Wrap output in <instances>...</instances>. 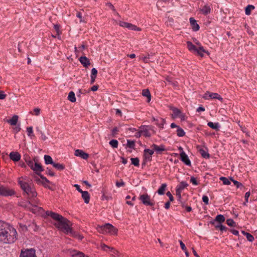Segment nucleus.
<instances>
[{
	"label": "nucleus",
	"instance_id": "1",
	"mask_svg": "<svg viewBox=\"0 0 257 257\" xmlns=\"http://www.w3.org/2000/svg\"><path fill=\"white\" fill-rule=\"evenodd\" d=\"M17 232L15 228L0 220V241L4 243H11L17 239Z\"/></svg>",
	"mask_w": 257,
	"mask_h": 257
},
{
	"label": "nucleus",
	"instance_id": "2",
	"mask_svg": "<svg viewBox=\"0 0 257 257\" xmlns=\"http://www.w3.org/2000/svg\"><path fill=\"white\" fill-rule=\"evenodd\" d=\"M46 214L57 221L55 225L58 228L67 234L72 233L71 228V223L68 220L52 211H47Z\"/></svg>",
	"mask_w": 257,
	"mask_h": 257
},
{
	"label": "nucleus",
	"instance_id": "3",
	"mask_svg": "<svg viewBox=\"0 0 257 257\" xmlns=\"http://www.w3.org/2000/svg\"><path fill=\"white\" fill-rule=\"evenodd\" d=\"M19 183L21 185L22 189L23 191L31 198L35 197L37 195V193L34 188L33 186L31 184H29L27 182V179L26 178H22V180L20 179L19 180Z\"/></svg>",
	"mask_w": 257,
	"mask_h": 257
},
{
	"label": "nucleus",
	"instance_id": "4",
	"mask_svg": "<svg viewBox=\"0 0 257 257\" xmlns=\"http://www.w3.org/2000/svg\"><path fill=\"white\" fill-rule=\"evenodd\" d=\"M187 48L190 51L201 57H203L204 56V54L205 53L209 55V53L205 50L204 48L201 46L197 47L189 41L187 42Z\"/></svg>",
	"mask_w": 257,
	"mask_h": 257
},
{
	"label": "nucleus",
	"instance_id": "5",
	"mask_svg": "<svg viewBox=\"0 0 257 257\" xmlns=\"http://www.w3.org/2000/svg\"><path fill=\"white\" fill-rule=\"evenodd\" d=\"M26 162L31 169L37 175H40V173L43 171L42 166L35 159L34 160L31 159L26 160Z\"/></svg>",
	"mask_w": 257,
	"mask_h": 257
},
{
	"label": "nucleus",
	"instance_id": "6",
	"mask_svg": "<svg viewBox=\"0 0 257 257\" xmlns=\"http://www.w3.org/2000/svg\"><path fill=\"white\" fill-rule=\"evenodd\" d=\"M154 133L155 131L153 127L151 126H144L140 128L136 136L140 137L141 136H144L146 137H149Z\"/></svg>",
	"mask_w": 257,
	"mask_h": 257
},
{
	"label": "nucleus",
	"instance_id": "7",
	"mask_svg": "<svg viewBox=\"0 0 257 257\" xmlns=\"http://www.w3.org/2000/svg\"><path fill=\"white\" fill-rule=\"evenodd\" d=\"M97 230L102 233H110L111 234L116 233V229L110 224H105L103 226H99Z\"/></svg>",
	"mask_w": 257,
	"mask_h": 257
},
{
	"label": "nucleus",
	"instance_id": "8",
	"mask_svg": "<svg viewBox=\"0 0 257 257\" xmlns=\"http://www.w3.org/2000/svg\"><path fill=\"white\" fill-rule=\"evenodd\" d=\"M118 24L120 27L123 28H126L128 30L134 31H141L142 30L141 28L137 27V26L133 25L131 23H129L123 21H119Z\"/></svg>",
	"mask_w": 257,
	"mask_h": 257
},
{
	"label": "nucleus",
	"instance_id": "9",
	"mask_svg": "<svg viewBox=\"0 0 257 257\" xmlns=\"http://www.w3.org/2000/svg\"><path fill=\"white\" fill-rule=\"evenodd\" d=\"M172 110L173 112L172 117L173 118H179L182 121L185 120L186 117L185 114L183 113L179 109L173 107L172 108Z\"/></svg>",
	"mask_w": 257,
	"mask_h": 257
},
{
	"label": "nucleus",
	"instance_id": "10",
	"mask_svg": "<svg viewBox=\"0 0 257 257\" xmlns=\"http://www.w3.org/2000/svg\"><path fill=\"white\" fill-rule=\"evenodd\" d=\"M15 194V191L4 186H0V195L4 196H12Z\"/></svg>",
	"mask_w": 257,
	"mask_h": 257
},
{
	"label": "nucleus",
	"instance_id": "11",
	"mask_svg": "<svg viewBox=\"0 0 257 257\" xmlns=\"http://www.w3.org/2000/svg\"><path fill=\"white\" fill-rule=\"evenodd\" d=\"M20 257H37L35 250L32 248L22 250Z\"/></svg>",
	"mask_w": 257,
	"mask_h": 257
},
{
	"label": "nucleus",
	"instance_id": "12",
	"mask_svg": "<svg viewBox=\"0 0 257 257\" xmlns=\"http://www.w3.org/2000/svg\"><path fill=\"white\" fill-rule=\"evenodd\" d=\"M203 98L205 99L208 100L209 99H217L221 101L222 98L218 93L206 92L203 95Z\"/></svg>",
	"mask_w": 257,
	"mask_h": 257
},
{
	"label": "nucleus",
	"instance_id": "13",
	"mask_svg": "<svg viewBox=\"0 0 257 257\" xmlns=\"http://www.w3.org/2000/svg\"><path fill=\"white\" fill-rule=\"evenodd\" d=\"M140 199L145 205L151 206L154 205V203L151 201L150 197L147 194L140 195Z\"/></svg>",
	"mask_w": 257,
	"mask_h": 257
},
{
	"label": "nucleus",
	"instance_id": "14",
	"mask_svg": "<svg viewBox=\"0 0 257 257\" xmlns=\"http://www.w3.org/2000/svg\"><path fill=\"white\" fill-rule=\"evenodd\" d=\"M198 151L199 152L201 156L205 158L208 159L209 158V154L208 153V149L204 146H197Z\"/></svg>",
	"mask_w": 257,
	"mask_h": 257
},
{
	"label": "nucleus",
	"instance_id": "15",
	"mask_svg": "<svg viewBox=\"0 0 257 257\" xmlns=\"http://www.w3.org/2000/svg\"><path fill=\"white\" fill-rule=\"evenodd\" d=\"M154 150L152 149H145L144 152V161L145 162L150 161L152 159V156L154 154Z\"/></svg>",
	"mask_w": 257,
	"mask_h": 257
},
{
	"label": "nucleus",
	"instance_id": "16",
	"mask_svg": "<svg viewBox=\"0 0 257 257\" xmlns=\"http://www.w3.org/2000/svg\"><path fill=\"white\" fill-rule=\"evenodd\" d=\"M100 247L104 251L109 252L112 255L116 256L118 254V252L112 247H110L105 244H101Z\"/></svg>",
	"mask_w": 257,
	"mask_h": 257
},
{
	"label": "nucleus",
	"instance_id": "17",
	"mask_svg": "<svg viewBox=\"0 0 257 257\" xmlns=\"http://www.w3.org/2000/svg\"><path fill=\"white\" fill-rule=\"evenodd\" d=\"M180 159L186 165L190 166L191 162L187 156V155L184 152V151L181 152L180 153Z\"/></svg>",
	"mask_w": 257,
	"mask_h": 257
},
{
	"label": "nucleus",
	"instance_id": "18",
	"mask_svg": "<svg viewBox=\"0 0 257 257\" xmlns=\"http://www.w3.org/2000/svg\"><path fill=\"white\" fill-rule=\"evenodd\" d=\"M188 186V184L185 182H181L180 184L177 186L176 189V193L177 196L180 198L181 197V192Z\"/></svg>",
	"mask_w": 257,
	"mask_h": 257
},
{
	"label": "nucleus",
	"instance_id": "19",
	"mask_svg": "<svg viewBox=\"0 0 257 257\" xmlns=\"http://www.w3.org/2000/svg\"><path fill=\"white\" fill-rule=\"evenodd\" d=\"M75 155L81 157V158L86 160L88 158V154L85 153L81 150H76L75 152Z\"/></svg>",
	"mask_w": 257,
	"mask_h": 257
},
{
	"label": "nucleus",
	"instance_id": "20",
	"mask_svg": "<svg viewBox=\"0 0 257 257\" xmlns=\"http://www.w3.org/2000/svg\"><path fill=\"white\" fill-rule=\"evenodd\" d=\"M190 25L193 31H197L199 29V26L197 23L196 21L193 18H190L189 19Z\"/></svg>",
	"mask_w": 257,
	"mask_h": 257
},
{
	"label": "nucleus",
	"instance_id": "21",
	"mask_svg": "<svg viewBox=\"0 0 257 257\" xmlns=\"http://www.w3.org/2000/svg\"><path fill=\"white\" fill-rule=\"evenodd\" d=\"M35 180L38 184H41L43 185H45L47 183H48V180L47 178L42 175H40V178L38 177H35Z\"/></svg>",
	"mask_w": 257,
	"mask_h": 257
},
{
	"label": "nucleus",
	"instance_id": "22",
	"mask_svg": "<svg viewBox=\"0 0 257 257\" xmlns=\"http://www.w3.org/2000/svg\"><path fill=\"white\" fill-rule=\"evenodd\" d=\"M10 158L13 161L17 162L20 160L21 155L17 152H13L10 153Z\"/></svg>",
	"mask_w": 257,
	"mask_h": 257
},
{
	"label": "nucleus",
	"instance_id": "23",
	"mask_svg": "<svg viewBox=\"0 0 257 257\" xmlns=\"http://www.w3.org/2000/svg\"><path fill=\"white\" fill-rule=\"evenodd\" d=\"M225 221V218L223 215L219 214L215 217L214 220L210 222L212 224H215L216 222L218 223H222Z\"/></svg>",
	"mask_w": 257,
	"mask_h": 257
},
{
	"label": "nucleus",
	"instance_id": "24",
	"mask_svg": "<svg viewBox=\"0 0 257 257\" xmlns=\"http://www.w3.org/2000/svg\"><path fill=\"white\" fill-rule=\"evenodd\" d=\"M69 253L72 257H84V254L83 252L76 250H70Z\"/></svg>",
	"mask_w": 257,
	"mask_h": 257
},
{
	"label": "nucleus",
	"instance_id": "25",
	"mask_svg": "<svg viewBox=\"0 0 257 257\" xmlns=\"http://www.w3.org/2000/svg\"><path fill=\"white\" fill-rule=\"evenodd\" d=\"M199 11L203 15H206L210 13L211 9L210 6L207 5H204L202 8L199 9Z\"/></svg>",
	"mask_w": 257,
	"mask_h": 257
},
{
	"label": "nucleus",
	"instance_id": "26",
	"mask_svg": "<svg viewBox=\"0 0 257 257\" xmlns=\"http://www.w3.org/2000/svg\"><path fill=\"white\" fill-rule=\"evenodd\" d=\"M151 148L152 150H155L157 153H160L165 150L164 146L163 145L157 146L155 144H153L151 146Z\"/></svg>",
	"mask_w": 257,
	"mask_h": 257
},
{
	"label": "nucleus",
	"instance_id": "27",
	"mask_svg": "<svg viewBox=\"0 0 257 257\" xmlns=\"http://www.w3.org/2000/svg\"><path fill=\"white\" fill-rule=\"evenodd\" d=\"M79 61L84 67H88L90 64L89 59L85 56L81 57Z\"/></svg>",
	"mask_w": 257,
	"mask_h": 257
},
{
	"label": "nucleus",
	"instance_id": "28",
	"mask_svg": "<svg viewBox=\"0 0 257 257\" xmlns=\"http://www.w3.org/2000/svg\"><path fill=\"white\" fill-rule=\"evenodd\" d=\"M27 207L34 213H37L40 209V208L38 207L37 205H33L31 202L29 203Z\"/></svg>",
	"mask_w": 257,
	"mask_h": 257
},
{
	"label": "nucleus",
	"instance_id": "29",
	"mask_svg": "<svg viewBox=\"0 0 257 257\" xmlns=\"http://www.w3.org/2000/svg\"><path fill=\"white\" fill-rule=\"evenodd\" d=\"M82 197L84 199L85 203H88L90 200V196L87 191H83L81 193Z\"/></svg>",
	"mask_w": 257,
	"mask_h": 257
},
{
	"label": "nucleus",
	"instance_id": "30",
	"mask_svg": "<svg viewBox=\"0 0 257 257\" xmlns=\"http://www.w3.org/2000/svg\"><path fill=\"white\" fill-rule=\"evenodd\" d=\"M97 74V70L96 68H93L91 70V83H93L95 81V78L96 77Z\"/></svg>",
	"mask_w": 257,
	"mask_h": 257
},
{
	"label": "nucleus",
	"instance_id": "31",
	"mask_svg": "<svg viewBox=\"0 0 257 257\" xmlns=\"http://www.w3.org/2000/svg\"><path fill=\"white\" fill-rule=\"evenodd\" d=\"M142 95L147 98V102H149L151 99V95L148 89H144L142 91Z\"/></svg>",
	"mask_w": 257,
	"mask_h": 257
},
{
	"label": "nucleus",
	"instance_id": "32",
	"mask_svg": "<svg viewBox=\"0 0 257 257\" xmlns=\"http://www.w3.org/2000/svg\"><path fill=\"white\" fill-rule=\"evenodd\" d=\"M207 125L214 130H218L220 127V124L218 122L209 121L208 122Z\"/></svg>",
	"mask_w": 257,
	"mask_h": 257
},
{
	"label": "nucleus",
	"instance_id": "33",
	"mask_svg": "<svg viewBox=\"0 0 257 257\" xmlns=\"http://www.w3.org/2000/svg\"><path fill=\"white\" fill-rule=\"evenodd\" d=\"M18 120V116L17 115H14L11 119L8 120V122L12 125H15Z\"/></svg>",
	"mask_w": 257,
	"mask_h": 257
},
{
	"label": "nucleus",
	"instance_id": "34",
	"mask_svg": "<svg viewBox=\"0 0 257 257\" xmlns=\"http://www.w3.org/2000/svg\"><path fill=\"white\" fill-rule=\"evenodd\" d=\"M215 228L220 230L221 231H224L226 230V227L222 225L221 223H217L213 224Z\"/></svg>",
	"mask_w": 257,
	"mask_h": 257
},
{
	"label": "nucleus",
	"instance_id": "35",
	"mask_svg": "<svg viewBox=\"0 0 257 257\" xmlns=\"http://www.w3.org/2000/svg\"><path fill=\"white\" fill-rule=\"evenodd\" d=\"M167 185L166 184H162L158 190L157 193L159 195H163L166 190Z\"/></svg>",
	"mask_w": 257,
	"mask_h": 257
},
{
	"label": "nucleus",
	"instance_id": "36",
	"mask_svg": "<svg viewBox=\"0 0 257 257\" xmlns=\"http://www.w3.org/2000/svg\"><path fill=\"white\" fill-rule=\"evenodd\" d=\"M44 158L45 162L46 164H47V165H48V164L53 165V164L54 163L53 161V159L51 158V157L49 155H45Z\"/></svg>",
	"mask_w": 257,
	"mask_h": 257
},
{
	"label": "nucleus",
	"instance_id": "37",
	"mask_svg": "<svg viewBox=\"0 0 257 257\" xmlns=\"http://www.w3.org/2000/svg\"><path fill=\"white\" fill-rule=\"evenodd\" d=\"M241 233L246 236L249 241L252 242L254 240L253 236L250 233L246 232L244 231H242Z\"/></svg>",
	"mask_w": 257,
	"mask_h": 257
},
{
	"label": "nucleus",
	"instance_id": "38",
	"mask_svg": "<svg viewBox=\"0 0 257 257\" xmlns=\"http://www.w3.org/2000/svg\"><path fill=\"white\" fill-rule=\"evenodd\" d=\"M68 98L72 102H74L76 100L75 93L73 91L69 92Z\"/></svg>",
	"mask_w": 257,
	"mask_h": 257
},
{
	"label": "nucleus",
	"instance_id": "39",
	"mask_svg": "<svg viewBox=\"0 0 257 257\" xmlns=\"http://www.w3.org/2000/svg\"><path fill=\"white\" fill-rule=\"evenodd\" d=\"M54 167L58 170H63L65 169V166L62 164L54 163L52 165Z\"/></svg>",
	"mask_w": 257,
	"mask_h": 257
},
{
	"label": "nucleus",
	"instance_id": "40",
	"mask_svg": "<svg viewBox=\"0 0 257 257\" xmlns=\"http://www.w3.org/2000/svg\"><path fill=\"white\" fill-rule=\"evenodd\" d=\"M254 7L252 5H248L245 10V14L246 15H249L250 14L251 11L254 9Z\"/></svg>",
	"mask_w": 257,
	"mask_h": 257
},
{
	"label": "nucleus",
	"instance_id": "41",
	"mask_svg": "<svg viewBox=\"0 0 257 257\" xmlns=\"http://www.w3.org/2000/svg\"><path fill=\"white\" fill-rule=\"evenodd\" d=\"M176 133L177 135L179 137H183L185 135L184 131L180 127H178Z\"/></svg>",
	"mask_w": 257,
	"mask_h": 257
},
{
	"label": "nucleus",
	"instance_id": "42",
	"mask_svg": "<svg viewBox=\"0 0 257 257\" xmlns=\"http://www.w3.org/2000/svg\"><path fill=\"white\" fill-rule=\"evenodd\" d=\"M109 144L113 148H117L118 147V141L116 140H111Z\"/></svg>",
	"mask_w": 257,
	"mask_h": 257
},
{
	"label": "nucleus",
	"instance_id": "43",
	"mask_svg": "<svg viewBox=\"0 0 257 257\" xmlns=\"http://www.w3.org/2000/svg\"><path fill=\"white\" fill-rule=\"evenodd\" d=\"M220 180L223 182L224 185H228L230 184V180L224 177H221Z\"/></svg>",
	"mask_w": 257,
	"mask_h": 257
},
{
	"label": "nucleus",
	"instance_id": "44",
	"mask_svg": "<svg viewBox=\"0 0 257 257\" xmlns=\"http://www.w3.org/2000/svg\"><path fill=\"white\" fill-rule=\"evenodd\" d=\"M126 146L127 147H128L131 149H134L135 146V142L133 141H131V140H127Z\"/></svg>",
	"mask_w": 257,
	"mask_h": 257
},
{
	"label": "nucleus",
	"instance_id": "45",
	"mask_svg": "<svg viewBox=\"0 0 257 257\" xmlns=\"http://www.w3.org/2000/svg\"><path fill=\"white\" fill-rule=\"evenodd\" d=\"M27 132L29 137L32 138V137L34 136L33 127L32 126L27 127Z\"/></svg>",
	"mask_w": 257,
	"mask_h": 257
},
{
	"label": "nucleus",
	"instance_id": "46",
	"mask_svg": "<svg viewBox=\"0 0 257 257\" xmlns=\"http://www.w3.org/2000/svg\"><path fill=\"white\" fill-rule=\"evenodd\" d=\"M131 162L132 164L135 166H138L139 165V160L138 158H131Z\"/></svg>",
	"mask_w": 257,
	"mask_h": 257
},
{
	"label": "nucleus",
	"instance_id": "47",
	"mask_svg": "<svg viewBox=\"0 0 257 257\" xmlns=\"http://www.w3.org/2000/svg\"><path fill=\"white\" fill-rule=\"evenodd\" d=\"M76 16L80 19V22L81 23H86V21L83 18L82 14L80 12H77L76 14Z\"/></svg>",
	"mask_w": 257,
	"mask_h": 257
},
{
	"label": "nucleus",
	"instance_id": "48",
	"mask_svg": "<svg viewBox=\"0 0 257 257\" xmlns=\"http://www.w3.org/2000/svg\"><path fill=\"white\" fill-rule=\"evenodd\" d=\"M226 223L229 226H235V222L232 219H228L226 220Z\"/></svg>",
	"mask_w": 257,
	"mask_h": 257
},
{
	"label": "nucleus",
	"instance_id": "49",
	"mask_svg": "<svg viewBox=\"0 0 257 257\" xmlns=\"http://www.w3.org/2000/svg\"><path fill=\"white\" fill-rule=\"evenodd\" d=\"M250 192H247L245 194L244 198H245V202L243 203L244 205H246L247 203L248 202V198L250 196Z\"/></svg>",
	"mask_w": 257,
	"mask_h": 257
},
{
	"label": "nucleus",
	"instance_id": "50",
	"mask_svg": "<svg viewBox=\"0 0 257 257\" xmlns=\"http://www.w3.org/2000/svg\"><path fill=\"white\" fill-rule=\"evenodd\" d=\"M149 58H150V55H148V56H142L140 57V59L142 60L143 61H144L145 63H148V62Z\"/></svg>",
	"mask_w": 257,
	"mask_h": 257
},
{
	"label": "nucleus",
	"instance_id": "51",
	"mask_svg": "<svg viewBox=\"0 0 257 257\" xmlns=\"http://www.w3.org/2000/svg\"><path fill=\"white\" fill-rule=\"evenodd\" d=\"M106 7L112 10L113 12H116L115 9L114 8V6L112 5L111 3H107L106 4Z\"/></svg>",
	"mask_w": 257,
	"mask_h": 257
},
{
	"label": "nucleus",
	"instance_id": "52",
	"mask_svg": "<svg viewBox=\"0 0 257 257\" xmlns=\"http://www.w3.org/2000/svg\"><path fill=\"white\" fill-rule=\"evenodd\" d=\"M230 180L233 183V184L236 186L237 188H239L240 186H242V184L239 182L233 180L232 178H230Z\"/></svg>",
	"mask_w": 257,
	"mask_h": 257
},
{
	"label": "nucleus",
	"instance_id": "53",
	"mask_svg": "<svg viewBox=\"0 0 257 257\" xmlns=\"http://www.w3.org/2000/svg\"><path fill=\"white\" fill-rule=\"evenodd\" d=\"M70 234H72V235L76 237V238H77L78 239H80V240L82 239L83 238L82 235H81L79 234L75 233V232H72V233H70Z\"/></svg>",
	"mask_w": 257,
	"mask_h": 257
},
{
	"label": "nucleus",
	"instance_id": "54",
	"mask_svg": "<svg viewBox=\"0 0 257 257\" xmlns=\"http://www.w3.org/2000/svg\"><path fill=\"white\" fill-rule=\"evenodd\" d=\"M202 201L205 204H208L209 203V199L207 196H203L202 197Z\"/></svg>",
	"mask_w": 257,
	"mask_h": 257
},
{
	"label": "nucleus",
	"instance_id": "55",
	"mask_svg": "<svg viewBox=\"0 0 257 257\" xmlns=\"http://www.w3.org/2000/svg\"><path fill=\"white\" fill-rule=\"evenodd\" d=\"M190 182L192 183L194 185H197L198 183L195 178L194 177H191L190 178Z\"/></svg>",
	"mask_w": 257,
	"mask_h": 257
},
{
	"label": "nucleus",
	"instance_id": "56",
	"mask_svg": "<svg viewBox=\"0 0 257 257\" xmlns=\"http://www.w3.org/2000/svg\"><path fill=\"white\" fill-rule=\"evenodd\" d=\"M124 185V183L123 181L121 180L120 182H116V186L117 187H122Z\"/></svg>",
	"mask_w": 257,
	"mask_h": 257
},
{
	"label": "nucleus",
	"instance_id": "57",
	"mask_svg": "<svg viewBox=\"0 0 257 257\" xmlns=\"http://www.w3.org/2000/svg\"><path fill=\"white\" fill-rule=\"evenodd\" d=\"M52 36L54 38H58L59 40H61L60 33H53Z\"/></svg>",
	"mask_w": 257,
	"mask_h": 257
},
{
	"label": "nucleus",
	"instance_id": "58",
	"mask_svg": "<svg viewBox=\"0 0 257 257\" xmlns=\"http://www.w3.org/2000/svg\"><path fill=\"white\" fill-rule=\"evenodd\" d=\"M179 243H180L181 249L185 251L186 249V248L185 247L184 243L181 240L179 241Z\"/></svg>",
	"mask_w": 257,
	"mask_h": 257
},
{
	"label": "nucleus",
	"instance_id": "59",
	"mask_svg": "<svg viewBox=\"0 0 257 257\" xmlns=\"http://www.w3.org/2000/svg\"><path fill=\"white\" fill-rule=\"evenodd\" d=\"M6 97V95L4 92L0 90V99H4Z\"/></svg>",
	"mask_w": 257,
	"mask_h": 257
},
{
	"label": "nucleus",
	"instance_id": "60",
	"mask_svg": "<svg viewBox=\"0 0 257 257\" xmlns=\"http://www.w3.org/2000/svg\"><path fill=\"white\" fill-rule=\"evenodd\" d=\"M193 42H194V45L197 46V47H198L199 46H201L200 44V43L199 42V41L195 38H193Z\"/></svg>",
	"mask_w": 257,
	"mask_h": 257
},
{
	"label": "nucleus",
	"instance_id": "61",
	"mask_svg": "<svg viewBox=\"0 0 257 257\" xmlns=\"http://www.w3.org/2000/svg\"><path fill=\"white\" fill-rule=\"evenodd\" d=\"M34 111L36 115H39L40 113V109L39 108H35Z\"/></svg>",
	"mask_w": 257,
	"mask_h": 257
},
{
	"label": "nucleus",
	"instance_id": "62",
	"mask_svg": "<svg viewBox=\"0 0 257 257\" xmlns=\"http://www.w3.org/2000/svg\"><path fill=\"white\" fill-rule=\"evenodd\" d=\"M166 194L169 197L170 201H172L173 200V197L172 195V194H171V193L170 192H168L166 193Z\"/></svg>",
	"mask_w": 257,
	"mask_h": 257
},
{
	"label": "nucleus",
	"instance_id": "63",
	"mask_svg": "<svg viewBox=\"0 0 257 257\" xmlns=\"http://www.w3.org/2000/svg\"><path fill=\"white\" fill-rule=\"evenodd\" d=\"M74 187L76 188V189L78 190V191H79V192H80L81 193L83 192L84 191H82L81 189H80V187L79 185L78 184H75L74 185Z\"/></svg>",
	"mask_w": 257,
	"mask_h": 257
},
{
	"label": "nucleus",
	"instance_id": "64",
	"mask_svg": "<svg viewBox=\"0 0 257 257\" xmlns=\"http://www.w3.org/2000/svg\"><path fill=\"white\" fill-rule=\"evenodd\" d=\"M165 123V121L164 119H161V122H160V123L158 124V125L159 127L163 128V125H164Z\"/></svg>",
	"mask_w": 257,
	"mask_h": 257
}]
</instances>
